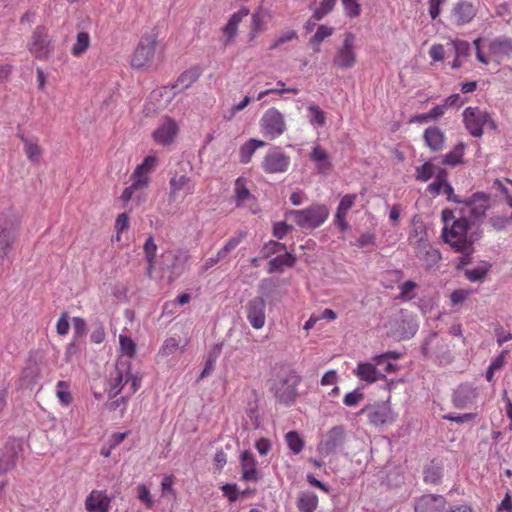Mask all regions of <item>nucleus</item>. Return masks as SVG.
Wrapping results in <instances>:
<instances>
[{"instance_id": "nucleus-1", "label": "nucleus", "mask_w": 512, "mask_h": 512, "mask_svg": "<svg viewBox=\"0 0 512 512\" xmlns=\"http://www.w3.org/2000/svg\"><path fill=\"white\" fill-rule=\"evenodd\" d=\"M141 380L142 378L138 374L132 373L129 362L118 361L106 381L107 395L112 399L123 391L124 395L121 396V400L123 409H126L128 399L140 388Z\"/></svg>"}, {"instance_id": "nucleus-2", "label": "nucleus", "mask_w": 512, "mask_h": 512, "mask_svg": "<svg viewBox=\"0 0 512 512\" xmlns=\"http://www.w3.org/2000/svg\"><path fill=\"white\" fill-rule=\"evenodd\" d=\"M302 377L289 366H280L275 369L270 390L276 400L286 406L295 403L298 397V386Z\"/></svg>"}, {"instance_id": "nucleus-3", "label": "nucleus", "mask_w": 512, "mask_h": 512, "mask_svg": "<svg viewBox=\"0 0 512 512\" xmlns=\"http://www.w3.org/2000/svg\"><path fill=\"white\" fill-rule=\"evenodd\" d=\"M444 221L443 238L455 251L468 252L471 243L467 240V231L469 222L465 218L454 219L453 211L444 210L442 212Z\"/></svg>"}, {"instance_id": "nucleus-4", "label": "nucleus", "mask_w": 512, "mask_h": 512, "mask_svg": "<svg viewBox=\"0 0 512 512\" xmlns=\"http://www.w3.org/2000/svg\"><path fill=\"white\" fill-rule=\"evenodd\" d=\"M157 45L158 34L155 31L144 33L131 55V67L138 71L149 70L155 61Z\"/></svg>"}, {"instance_id": "nucleus-5", "label": "nucleus", "mask_w": 512, "mask_h": 512, "mask_svg": "<svg viewBox=\"0 0 512 512\" xmlns=\"http://www.w3.org/2000/svg\"><path fill=\"white\" fill-rule=\"evenodd\" d=\"M483 39L477 38L473 41L476 50V58L484 65L490 62L500 64L504 59L512 57V39L506 36L496 37L487 44L488 55L482 51Z\"/></svg>"}, {"instance_id": "nucleus-6", "label": "nucleus", "mask_w": 512, "mask_h": 512, "mask_svg": "<svg viewBox=\"0 0 512 512\" xmlns=\"http://www.w3.org/2000/svg\"><path fill=\"white\" fill-rule=\"evenodd\" d=\"M288 215L303 229L321 226L329 217V209L324 204H313L306 209L291 210Z\"/></svg>"}, {"instance_id": "nucleus-7", "label": "nucleus", "mask_w": 512, "mask_h": 512, "mask_svg": "<svg viewBox=\"0 0 512 512\" xmlns=\"http://www.w3.org/2000/svg\"><path fill=\"white\" fill-rule=\"evenodd\" d=\"M462 116L465 128L473 137H481L485 128L497 129V125L490 114L479 107L465 108Z\"/></svg>"}, {"instance_id": "nucleus-8", "label": "nucleus", "mask_w": 512, "mask_h": 512, "mask_svg": "<svg viewBox=\"0 0 512 512\" xmlns=\"http://www.w3.org/2000/svg\"><path fill=\"white\" fill-rule=\"evenodd\" d=\"M21 227L18 215L12 212L0 215V252L1 257H6L15 243Z\"/></svg>"}, {"instance_id": "nucleus-9", "label": "nucleus", "mask_w": 512, "mask_h": 512, "mask_svg": "<svg viewBox=\"0 0 512 512\" xmlns=\"http://www.w3.org/2000/svg\"><path fill=\"white\" fill-rule=\"evenodd\" d=\"M27 49L38 60H47L51 56L54 45L45 26L39 25L33 30L27 42Z\"/></svg>"}, {"instance_id": "nucleus-10", "label": "nucleus", "mask_w": 512, "mask_h": 512, "mask_svg": "<svg viewBox=\"0 0 512 512\" xmlns=\"http://www.w3.org/2000/svg\"><path fill=\"white\" fill-rule=\"evenodd\" d=\"M260 129L264 137L274 140L286 131L283 114L276 108H269L260 119Z\"/></svg>"}, {"instance_id": "nucleus-11", "label": "nucleus", "mask_w": 512, "mask_h": 512, "mask_svg": "<svg viewBox=\"0 0 512 512\" xmlns=\"http://www.w3.org/2000/svg\"><path fill=\"white\" fill-rule=\"evenodd\" d=\"M369 423L374 426L390 425L396 421L397 414L392 410L390 400L376 402L362 409Z\"/></svg>"}, {"instance_id": "nucleus-12", "label": "nucleus", "mask_w": 512, "mask_h": 512, "mask_svg": "<svg viewBox=\"0 0 512 512\" xmlns=\"http://www.w3.org/2000/svg\"><path fill=\"white\" fill-rule=\"evenodd\" d=\"M355 35L351 32L344 34L341 47L338 48L333 58V65L341 70L351 69L357 62L355 52Z\"/></svg>"}, {"instance_id": "nucleus-13", "label": "nucleus", "mask_w": 512, "mask_h": 512, "mask_svg": "<svg viewBox=\"0 0 512 512\" xmlns=\"http://www.w3.org/2000/svg\"><path fill=\"white\" fill-rule=\"evenodd\" d=\"M289 166L290 157L280 147L270 149L262 161V169L267 174L284 173Z\"/></svg>"}, {"instance_id": "nucleus-14", "label": "nucleus", "mask_w": 512, "mask_h": 512, "mask_svg": "<svg viewBox=\"0 0 512 512\" xmlns=\"http://www.w3.org/2000/svg\"><path fill=\"white\" fill-rule=\"evenodd\" d=\"M178 133V123L173 118L165 116L153 131L152 138L157 145L169 146L174 143Z\"/></svg>"}, {"instance_id": "nucleus-15", "label": "nucleus", "mask_w": 512, "mask_h": 512, "mask_svg": "<svg viewBox=\"0 0 512 512\" xmlns=\"http://www.w3.org/2000/svg\"><path fill=\"white\" fill-rule=\"evenodd\" d=\"M418 235L419 238L414 243L416 256L422 260L427 267H433L441 260V253L428 242L426 232L421 231Z\"/></svg>"}, {"instance_id": "nucleus-16", "label": "nucleus", "mask_w": 512, "mask_h": 512, "mask_svg": "<svg viewBox=\"0 0 512 512\" xmlns=\"http://www.w3.org/2000/svg\"><path fill=\"white\" fill-rule=\"evenodd\" d=\"M246 316L254 329H262L266 323V301L263 297L257 296L248 301L245 307Z\"/></svg>"}, {"instance_id": "nucleus-17", "label": "nucleus", "mask_w": 512, "mask_h": 512, "mask_svg": "<svg viewBox=\"0 0 512 512\" xmlns=\"http://www.w3.org/2000/svg\"><path fill=\"white\" fill-rule=\"evenodd\" d=\"M234 198L237 207L249 208L253 213L257 211V200L251 194L246 178L239 177L235 180Z\"/></svg>"}, {"instance_id": "nucleus-18", "label": "nucleus", "mask_w": 512, "mask_h": 512, "mask_svg": "<svg viewBox=\"0 0 512 512\" xmlns=\"http://www.w3.org/2000/svg\"><path fill=\"white\" fill-rule=\"evenodd\" d=\"M447 501L438 494H425L415 500V512H448Z\"/></svg>"}, {"instance_id": "nucleus-19", "label": "nucleus", "mask_w": 512, "mask_h": 512, "mask_svg": "<svg viewBox=\"0 0 512 512\" xmlns=\"http://www.w3.org/2000/svg\"><path fill=\"white\" fill-rule=\"evenodd\" d=\"M424 146L432 153H440L446 148L447 137L438 126L432 125L423 131Z\"/></svg>"}, {"instance_id": "nucleus-20", "label": "nucleus", "mask_w": 512, "mask_h": 512, "mask_svg": "<svg viewBox=\"0 0 512 512\" xmlns=\"http://www.w3.org/2000/svg\"><path fill=\"white\" fill-rule=\"evenodd\" d=\"M170 191L168 200L170 203H174L180 192L184 193V196L192 195L195 191V184L192 179L186 174H175L169 181Z\"/></svg>"}, {"instance_id": "nucleus-21", "label": "nucleus", "mask_w": 512, "mask_h": 512, "mask_svg": "<svg viewBox=\"0 0 512 512\" xmlns=\"http://www.w3.org/2000/svg\"><path fill=\"white\" fill-rule=\"evenodd\" d=\"M148 187L149 183L146 180H132V184L123 190L120 200L123 204L133 201L140 206L147 200Z\"/></svg>"}, {"instance_id": "nucleus-22", "label": "nucleus", "mask_w": 512, "mask_h": 512, "mask_svg": "<svg viewBox=\"0 0 512 512\" xmlns=\"http://www.w3.org/2000/svg\"><path fill=\"white\" fill-rule=\"evenodd\" d=\"M249 14V9L246 7H242L239 11L235 12L229 18L226 25L222 28V43L225 47L231 45L238 32V26L242 22V20L247 17Z\"/></svg>"}, {"instance_id": "nucleus-23", "label": "nucleus", "mask_w": 512, "mask_h": 512, "mask_svg": "<svg viewBox=\"0 0 512 512\" xmlns=\"http://www.w3.org/2000/svg\"><path fill=\"white\" fill-rule=\"evenodd\" d=\"M357 198V194H346L340 199L334 216V224L342 232L348 230L349 228V224L346 220V217L349 210L355 205Z\"/></svg>"}, {"instance_id": "nucleus-24", "label": "nucleus", "mask_w": 512, "mask_h": 512, "mask_svg": "<svg viewBox=\"0 0 512 512\" xmlns=\"http://www.w3.org/2000/svg\"><path fill=\"white\" fill-rule=\"evenodd\" d=\"M475 15V7L472 3L466 0H460L457 2L451 12L452 20L458 26L471 22Z\"/></svg>"}, {"instance_id": "nucleus-25", "label": "nucleus", "mask_w": 512, "mask_h": 512, "mask_svg": "<svg viewBox=\"0 0 512 512\" xmlns=\"http://www.w3.org/2000/svg\"><path fill=\"white\" fill-rule=\"evenodd\" d=\"M309 159L315 165L318 173L328 175L332 171L330 154L320 145H315L309 154Z\"/></svg>"}, {"instance_id": "nucleus-26", "label": "nucleus", "mask_w": 512, "mask_h": 512, "mask_svg": "<svg viewBox=\"0 0 512 512\" xmlns=\"http://www.w3.org/2000/svg\"><path fill=\"white\" fill-rule=\"evenodd\" d=\"M111 498L105 491L93 490L86 497L85 509L88 512H107L110 508Z\"/></svg>"}, {"instance_id": "nucleus-27", "label": "nucleus", "mask_w": 512, "mask_h": 512, "mask_svg": "<svg viewBox=\"0 0 512 512\" xmlns=\"http://www.w3.org/2000/svg\"><path fill=\"white\" fill-rule=\"evenodd\" d=\"M478 397L476 388L469 384L460 385L453 394V403L458 408H468Z\"/></svg>"}, {"instance_id": "nucleus-28", "label": "nucleus", "mask_w": 512, "mask_h": 512, "mask_svg": "<svg viewBox=\"0 0 512 512\" xmlns=\"http://www.w3.org/2000/svg\"><path fill=\"white\" fill-rule=\"evenodd\" d=\"M378 366L375 362H360L358 363L356 369L354 370V374L361 380L366 383H375L379 380H385L386 376L382 374L377 368Z\"/></svg>"}, {"instance_id": "nucleus-29", "label": "nucleus", "mask_w": 512, "mask_h": 512, "mask_svg": "<svg viewBox=\"0 0 512 512\" xmlns=\"http://www.w3.org/2000/svg\"><path fill=\"white\" fill-rule=\"evenodd\" d=\"M19 138L23 143V151L27 159L34 164H38L43 155V148L35 138L26 137L24 134H19Z\"/></svg>"}, {"instance_id": "nucleus-30", "label": "nucleus", "mask_w": 512, "mask_h": 512, "mask_svg": "<svg viewBox=\"0 0 512 512\" xmlns=\"http://www.w3.org/2000/svg\"><path fill=\"white\" fill-rule=\"evenodd\" d=\"M443 461L438 458L432 459L423 469V479L428 484H438L443 476Z\"/></svg>"}, {"instance_id": "nucleus-31", "label": "nucleus", "mask_w": 512, "mask_h": 512, "mask_svg": "<svg viewBox=\"0 0 512 512\" xmlns=\"http://www.w3.org/2000/svg\"><path fill=\"white\" fill-rule=\"evenodd\" d=\"M157 163V158L148 155L144 158L143 162L135 168L132 173V180H146L150 184V174L153 172Z\"/></svg>"}, {"instance_id": "nucleus-32", "label": "nucleus", "mask_w": 512, "mask_h": 512, "mask_svg": "<svg viewBox=\"0 0 512 512\" xmlns=\"http://www.w3.org/2000/svg\"><path fill=\"white\" fill-rule=\"evenodd\" d=\"M242 479L245 481L257 480L256 460L249 452L244 450L241 454Z\"/></svg>"}, {"instance_id": "nucleus-33", "label": "nucleus", "mask_w": 512, "mask_h": 512, "mask_svg": "<svg viewBox=\"0 0 512 512\" xmlns=\"http://www.w3.org/2000/svg\"><path fill=\"white\" fill-rule=\"evenodd\" d=\"M296 264V257L291 253H284L272 258L268 263V273L282 272L284 267L292 268Z\"/></svg>"}, {"instance_id": "nucleus-34", "label": "nucleus", "mask_w": 512, "mask_h": 512, "mask_svg": "<svg viewBox=\"0 0 512 512\" xmlns=\"http://www.w3.org/2000/svg\"><path fill=\"white\" fill-rule=\"evenodd\" d=\"M318 496L312 491H305L299 494L297 508L300 512H314L318 507Z\"/></svg>"}, {"instance_id": "nucleus-35", "label": "nucleus", "mask_w": 512, "mask_h": 512, "mask_svg": "<svg viewBox=\"0 0 512 512\" xmlns=\"http://www.w3.org/2000/svg\"><path fill=\"white\" fill-rule=\"evenodd\" d=\"M265 145V141L254 138L244 143L239 151L240 162L243 164L249 163L255 151L260 147H264Z\"/></svg>"}, {"instance_id": "nucleus-36", "label": "nucleus", "mask_w": 512, "mask_h": 512, "mask_svg": "<svg viewBox=\"0 0 512 512\" xmlns=\"http://www.w3.org/2000/svg\"><path fill=\"white\" fill-rule=\"evenodd\" d=\"M466 144L463 142L457 143L442 159V164L448 166H456L463 163Z\"/></svg>"}, {"instance_id": "nucleus-37", "label": "nucleus", "mask_w": 512, "mask_h": 512, "mask_svg": "<svg viewBox=\"0 0 512 512\" xmlns=\"http://www.w3.org/2000/svg\"><path fill=\"white\" fill-rule=\"evenodd\" d=\"M440 167L434 165L430 160L426 161L422 165L415 169V179L420 182H427L433 176L436 177V173Z\"/></svg>"}, {"instance_id": "nucleus-38", "label": "nucleus", "mask_w": 512, "mask_h": 512, "mask_svg": "<svg viewBox=\"0 0 512 512\" xmlns=\"http://www.w3.org/2000/svg\"><path fill=\"white\" fill-rule=\"evenodd\" d=\"M143 250H144V254H145V259L148 263L147 272H148V275L150 276L152 273V270L154 269V266H155L156 252H157V245H156L152 235H150L146 239L145 244L143 246Z\"/></svg>"}, {"instance_id": "nucleus-39", "label": "nucleus", "mask_w": 512, "mask_h": 512, "mask_svg": "<svg viewBox=\"0 0 512 512\" xmlns=\"http://www.w3.org/2000/svg\"><path fill=\"white\" fill-rule=\"evenodd\" d=\"M55 395L62 406H69L73 401L70 383L63 380L58 381L56 384Z\"/></svg>"}, {"instance_id": "nucleus-40", "label": "nucleus", "mask_w": 512, "mask_h": 512, "mask_svg": "<svg viewBox=\"0 0 512 512\" xmlns=\"http://www.w3.org/2000/svg\"><path fill=\"white\" fill-rule=\"evenodd\" d=\"M345 438V430L341 426L333 427L327 434L325 438V445L327 448H337L338 446L343 445Z\"/></svg>"}, {"instance_id": "nucleus-41", "label": "nucleus", "mask_w": 512, "mask_h": 512, "mask_svg": "<svg viewBox=\"0 0 512 512\" xmlns=\"http://www.w3.org/2000/svg\"><path fill=\"white\" fill-rule=\"evenodd\" d=\"M90 47V36L87 32H79L76 36V42L71 48V54L75 57L82 56Z\"/></svg>"}, {"instance_id": "nucleus-42", "label": "nucleus", "mask_w": 512, "mask_h": 512, "mask_svg": "<svg viewBox=\"0 0 512 512\" xmlns=\"http://www.w3.org/2000/svg\"><path fill=\"white\" fill-rule=\"evenodd\" d=\"M201 71L198 67H192L184 71L177 79V85L181 88H188L198 80Z\"/></svg>"}, {"instance_id": "nucleus-43", "label": "nucleus", "mask_w": 512, "mask_h": 512, "mask_svg": "<svg viewBox=\"0 0 512 512\" xmlns=\"http://www.w3.org/2000/svg\"><path fill=\"white\" fill-rule=\"evenodd\" d=\"M180 349V342L175 337H168L164 340L163 344L158 350L157 356L167 358L175 354Z\"/></svg>"}, {"instance_id": "nucleus-44", "label": "nucleus", "mask_w": 512, "mask_h": 512, "mask_svg": "<svg viewBox=\"0 0 512 512\" xmlns=\"http://www.w3.org/2000/svg\"><path fill=\"white\" fill-rule=\"evenodd\" d=\"M448 173L445 169H438L435 180L427 186V192L432 196H438L445 185Z\"/></svg>"}, {"instance_id": "nucleus-45", "label": "nucleus", "mask_w": 512, "mask_h": 512, "mask_svg": "<svg viewBox=\"0 0 512 512\" xmlns=\"http://www.w3.org/2000/svg\"><path fill=\"white\" fill-rule=\"evenodd\" d=\"M333 33V29L326 25H321L318 27L317 31L310 39V45L313 47L314 52L320 51V44L325 39L331 36Z\"/></svg>"}, {"instance_id": "nucleus-46", "label": "nucleus", "mask_w": 512, "mask_h": 512, "mask_svg": "<svg viewBox=\"0 0 512 512\" xmlns=\"http://www.w3.org/2000/svg\"><path fill=\"white\" fill-rule=\"evenodd\" d=\"M417 287H418V285L416 282L411 281V280L405 281L404 283H402L399 286L400 293L397 296V299H399L403 302H408V301L414 299L416 297L415 291H416Z\"/></svg>"}, {"instance_id": "nucleus-47", "label": "nucleus", "mask_w": 512, "mask_h": 512, "mask_svg": "<svg viewBox=\"0 0 512 512\" xmlns=\"http://www.w3.org/2000/svg\"><path fill=\"white\" fill-rule=\"evenodd\" d=\"M246 237L245 232H237L235 235L230 237L224 246L219 250V256L226 258L227 255L233 251Z\"/></svg>"}, {"instance_id": "nucleus-48", "label": "nucleus", "mask_w": 512, "mask_h": 512, "mask_svg": "<svg viewBox=\"0 0 512 512\" xmlns=\"http://www.w3.org/2000/svg\"><path fill=\"white\" fill-rule=\"evenodd\" d=\"M120 351L123 355L133 358L136 355L137 345L132 338L126 335H119Z\"/></svg>"}, {"instance_id": "nucleus-49", "label": "nucleus", "mask_w": 512, "mask_h": 512, "mask_svg": "<svg viewBox=\"0 0 512 512\" xmlns=\"http://www.w3.org/2000/svg\"><path fill=\"white\" fill-rule=\"evenodd\" d=\"M308 111L310 113V123L312 125H316V126H319V127H322L325 125L326 123V114L325 112L320 109L319 106L315 105V104H311L309 107H308Z\"/></svg>"}, {"instance_id": "nucleus-50", "label": "nucleus", "mask_w": 512, "mask_h": 512, "mask_svg": "<svg viewBox=\"0 0 512 512\" xmlns=\"http://www.w3.org/2000/svg\"><path fill=\"white\" fill-rule=\"evenodd\" d=\"M286 249L285 244L270 240L267 242L261 249L262 257L268 258L280 251H283Z\"/></svg>"}, {"instance_id": "nucleus-51", "label": "nucleus", "mask_w": 512, "mask_h": 512, "mask_svg": "<svg viewBox=\"0 0 512 512\" xmlns=\"http://www.w3.org/2000/svg\"><path fill=\"white\" fill-rule=\"evenodd\" d=\"M337 0H322L318 8L315 9L313 17L316 20H321L329 12H331L336 4Z\"/></svg>"}, {"instance_id": "nucleus-52", "label": "nucleus", "mask_w": 512, "mask_h": 512, "mask_svg": "<svg viewBox=\"0 0 512 512\" xmlns=\"http://www.w3.org/2000/svg\"><path fill=\"white\" fill-rule=\"evenodd\" d=\"M16 453L14 450H7L0 458V473L7 472L14 467Z\"/></svg>"}, {"instance_id": "nucleus-53", "label": "nucleus", "mask_w": 512, "mask_h": 512, "mask_svg": "<svg viewBox=\"0 0 512 512\" xmlns=\"http://www.w3.org/2000/svg\"><path fill=\"white\" fill-rule=\"evenodd\" d=\"M344 11L350 18H356L361 13V7L358 0H342Z\"/></svg>"}, {"instance_id": "nucleus-54", "label": "nucleus", "mask_w": 512, "mask_h": 512, "mask_svg": "<svg viewBox=\"0 0 512 512\" xmlns=\"http://www.w3.org/2000/svg\"><path fill=\"white\" fill-rule=\"evenodd\" d=\"M288 448H303L304 440L297 431H290L285 435Z\"/></svg>"}, {"instance_id": "nucleus-55", "label": "nucleus", "mask_w": 512, "mask_h": 512, "mask_svg": "<svg viewBox=\"0 0 512 512\" xmlns=\"http://www.w3.org/2000/svg\"><path fill=\"white\" fill-rule=\"evenodd\" d=\"M129 227V217L127 213H121L117 216L115 221V229L117 232L116 240L120 241L121 234Z\"/></svg>"}, {"instance_id": "nucleus-56", "label": "nucleus", "mask_w": 512, "mask_h": 512, "mask_svg": "<svg viewBox=\"0 0 512 512\" xmlns=\"http://www.w3.org/2000/svg\"><path fill=\"white\" fill-rule=\"evenodd\" d=\"M450 44L454 48L457 58L469 55L470 45L467 41L454 40V41H451Z\"/></svg>"}, {"instance_id": "nucleus-57", "label": "nucleus", "mask_w": 512, "mask_h": 512, "mask_svg": "<svg viewBox=\"0 0 512 512\" xmlns=\"http://www.w3.org/2000/svg\"><path fill=\"white\" fill-rule=\"evenodd\" d=\"M488 273V268L486 267H476L474 269H469L465 271V276L469 281L475 282L482 280L486 274Z\"/></svg>"}, {"instance_id": "nucleus-58", "label": "nucleus", "mask_w": 512, "mask_h": 512, "mask_svg": "<svg viewBox=\"0 0 512 512\" xmlns=\"http://www.w3.org/2000/svg\"><path fill=\"white\" fill-rule=\"evenodd\" d=\"M292 229L293 227L284 221L277 222L273 226V236L278 239H283Z\"/></svg>"}, {"instance_id": "nucleus-59", "label": "nucleus", "mask_w": 512, "mask_h": 512, "mask_svg": "<svg viewBox=\"0 0 512 512\" xmlns=\"http://www.w3.org/2000/svg\"><path fill=\"white\" fill-rule=\"evenodd\" d=\"M69 321H68V314L67 312H64L61 314L60 318L57 320L56 323V331L59 335L64 336L68 334L69 332Z\"/></svg>"}, {"instance_id": "nucleus-60", "label": "nucleus", "mask_w": 512, "mask_h": 512, "mask_svg": "<svg viewBox=\"0 0 512 512\" xmlns=\"http://www.w3.org/2000/svg\"><path fill=\"white\" fill-rule=\"evenodd\" d=\"M363 399V394L354 390L344 396L343 403L348 407L356 406Z\"/></svg>"}, {"instance_id": "nucleus-61", "label": "nucleus", "mask_w": 512, "mask_h": 512, "mask_svg": "<svg viewBox=\"0 0 512 512\" xmlns=\"http://www.w3.org/2000/svg\"><path fill=\"white\" fill-rule=\"evenodd\" d=\"M429 56L434 62L443 61L445 58V49L442 44H434L429 50Z\"/></svg>"}, {"instance_id": "nucleus-62", "label": "nucleus", "mask_w": 512, "mask_h": 512, "mask_svg": "<svg viewBox=\"0 0 512 512\" xmlns=\"http://www.w3.org/2000/svg\"><path fill=\"white\" fill-rule=\"evenodd\" d=\"M476 413H464L457 416L453 415H444L443 418L446 420H450L459 424L471 422L476 418Z\"/></svg>"}, {"instance_id": "nucleus-63", "label": "nucleus", "mask_w": 512, "mask_h": 512, "mask_svg": "<svg viewBox=\"0 0 512 512\" xmlns=\"http://www.w3.org/2000/svg\"><path fill=\"white\" fill-rule=\"evenodd\" d=\"M490 223L496 230H503L509 223H512V219H510V216L497 215L490 219Z\"/></svg>"}, {"instance_id": "nucleus-64", "label": "nucleus", "mask_w": 512, "mask_h": 512, "mask_svg": "<svg viewBox=\"0 0 512 512\" xmlns=\"http://www.w3.org/2000/svg\"><path fill=\"white\" fill-rule=\"evenodd\" d=\"M401 357V354H399L396 351H388L383 354H379L373 357V361L378 365L381 366L386 360L394 359L397 360Z\"/></svg>"}]
</instances>
